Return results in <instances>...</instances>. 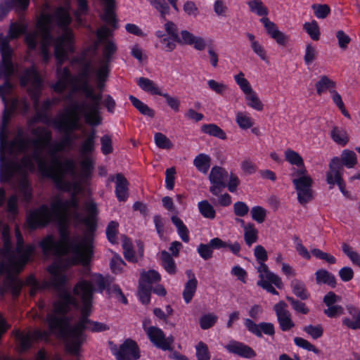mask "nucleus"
I'll list each match as a JSON object with an SVG mask.
<instances>
[{
	"mask_svg": "<svg viewBox=\"0 0 360 360\" xmlns=\"http://www.w3.org/2000/svg\"><path fill=\"white\" fill-rule=\"evenodd\" d=\"M49 274L46 285L51 287L59 294L58 300L53 303V311L46 316V322L51 333L65 341L67 350L72 355L77 356L80 347L85 340L83 331L89 329L92 332H101L109 329L105 323L92 321L89 319L91 312V302L94 287L86 281H83L75 285L74 294L81 300L82 317L74 326L70 325V319L66 314L72 307L80 308L76 299L69 292L67 288L68 278L61 266L53 263L48 266Z\"/></svg>",
	"mask_w": 360,
	"mask_h": 360,
	"instance_id": "nucleus-1",
	"label": "nucleus"
},
{
	"mask_svg": "<svg viewBox=\"0 0 360 360\" xmlns=\"http://www.w3.org/2000/svg\"><path fill=\"white\" fill-rule=\"evenodd\" d=\"M84 209L87 212L86 217L79 212V200L75 192H73L70 200H63L56 198L51 204V210L47 205H42L30 212L27 222L32 229L46 226L51 221L53 214L61 223H65L68 217L71 216L87 228L82 239L77 242L70 240L65 226L61 224L59 229L60 240H56L52 235H48L40 242V247L45 255L62 256L71 250L79 263L89 264L93 255L94 233L96 229V204L87 202L84 204Z\"/></svg>",
	"mask_w": 360,
	"mask_h": 360,
	"instance_id": "nucleus-2",
	"label": "nucleus"
},
{
	"mask_svg": "<svg viewBox=\"0 0 360 360\" xmlns=\"http://www.w3.org/2000/svg\"><path fill=\"white\" fill-rule=\"evenodd\" d=\"M34 138L32 139H43L44 143L34 144L30 143V149H32L30 153L27 152L20 158V162L13 161L8 162L6 165L5 176L6 180L10 179L13 172H18L22 174L27 172L35 171L36 162L38 169L43 176L51 179L57 188L66 191H70L71 184L64 179L65 174H70L72 176L76 175V164L72 159H65L61 161L57 155V153L63 151L65 148L59 142H56L51 145L49 150L50 156V164L42 157L41 153L44 149L49 146L52 140L51 131L44 127H37L33 128L31 131Z\"/></svg>",
	"mask_w": 360,
	"mask_h": 360,
	"instance_id": "nucleus-3",
	"label": "nucleus"
},
{
	"mask_svg": "<svg viewBox=\"0 0 360 360\" xmlns=\"http://www.w3.org/2000/svg\"><path fill=\"white\" fill-rule=\"evenodd\" d=\"M71 20L68 10L58 7L53 14H42L37 22V30L25 36V42L30 50L36 49L38 37H41L40 51L45 63L51 58L49 49L52 44L54 45V56L58 61V77L66 82L70 81V72L66 67L62 70H59V68L68 58L67 51H73V35L68 28Z\"/></svg>",
	"mask_w": 360,
	"mask_h": 360,
	"instance_id": "nucleus-4",
	"label": "nucleus"
},
{
	"mask_svg": "<svg viewBox=\"0 0 360 360\" xmlns=\"http://www.w3.org/2000/svg\"><path fill=\"white\" fill-rule=\"evenodd\" d=\"M7 128H3L0 125V161L2 167V179L6 180L5 172L6 165L10 161L20 162L18 155L27 153L30 149V143L38 144L44 143L43 139H32V138H25L22 136V131H20L16 137L12 141L7 140Z\"/></svg>",
	"mask_w": 360,
	"mask_h": 360,
	"instance_id": "nucleus-5",
	"label": "nucleus"
},
{
	"mask_svg": "<svg viewBox=\"0 0 360 360\" xmlns=\"http://www.w3.org/2000/svg\"><path fill=\"white\" fill-rule=\"evenodd\" d=\"M297 193L298 202L305 206L314 198V181L307 169L293 170L290 174Z\"/></svg>",
	"mask_w": 360,
	"mask_h": 360,
	"instance_id": "nucleus-6",
	"label": "nucleus"
},
{
	"mask_svg": "<svg viewBox=\"0 0 360 360\" xmlns=\"http://www.w3.org/2000/svg\"><path fill=\"white\" fill-rule=\"evenodd\" d=\"M20 268L15 263L9 261H0V276L6 274L3 281V285H0V297H4L6 291L10 290L15 297L20 293L22 281L17 275L20 272Z\"/></svg>",
	"mask_w": 360,
	"mask_h": 360,
	"instance_id": "nucleus-7",
	"label": "nucleus"
},
{
	"mask_svg": "<svg viewBox=\"0 0 360 360\" xmlns=\"http://www.w3.org/2000/svg\"><path fill=\"white\" fill-rule=\"evenodd\" d=\"M79 122V117L75 111H68L53 121L55 127L65 133V135L59 141L65 149L72 145L73 139L71 136V133L74 130L80 128Z\"/></svg>",
	"mask_w": 360,
	"mask_h": 360,
	"instance_id": "nucleus-8",
	"label": "nucleus"
},
{
	"mask_svg": "<svg viewBox=\"0 0 360 360\" xmlns=\"http://www.w3.org/2000/svg\"><path fill=\"white\" fill-rule=\"evenodd\" d=\"M20 85L26 86L30 84L28 92L34 105L37 107L41 91V79L37 69L32 66L25 70L20 77Z\"/></svg>",
	"mask_w": 360,
	"mask_h": 360,
	"instance_id": "nucleus-9",
	"label": "nucleus"
},
{
	"mask_svg": "<svg viewBox=\"0 0 360 360\" xmlns=\"http://www.w3.org/2000/svg\"><path fill=\"white\" fill-rule=\"evenodd\" d=\"M0 53L1 61L0 63V77L6 79L14 74L15 68L12 62L13 50L9 46L6 39L0 37Z\"/></svg>",
	"mask_w": 360,
	"mask_h": 360,
	"instance_id": "nucleus-10",
	"label": "nucleus"
},
{
	"mask_svg": "<svg viewBox=\"0 0 360 360\" xmlns=\"http://www.w3.org/2000/svg\"><path fill=\"white\" fill-rule=\"evenodd\" d=\"M329 169L326 172V181L332 188L335 184L339 187L341 193L345 195H348V192L345 189V184L342 178L344 169L342 168L340 163L337 158L331 159L329 165Z\"/></svg>",
	"mask_w": 360,
	"mask_h": 360,
	"instance_id": "nucleus-11",
	"label": "nucleus"
},
{
	"mask_svg": "<svg viewBox=\"0 0 360 360\" xmlns=\"http://www.w3.org/2000/svg\"><path fill=\"white\" fill-rule=\"evenodd\" d=\"M111 350L117 360H138L141 356L137 343L130 338L125 340L119 349L113 345Z\"/></svg>",
	"mask_w": 360,
	"mask_h": 360,
	"instance_id": "nucleus-12",
	"label": "nucleus"
},
{
	"mask_svg": "<svg viewBox=\"0 0 360 360\" xmlns=\"http://www.w3.org/2000/svg\"><path fill=\"white\" fill-rule=\"evenodd\" d=\"M101 101H93L88 103L86 101L79 105H75L71 111L81 110L84 114L86 122L91 125H98L101 124V118L99 116Z\"/></svg>",
	"mask_w": 360,
	"mask_h": 360,
	"instance_id": "nucleus-13",
	"label": "nucleus"
},
{
	"mask_svg": "<svg viewBox=\"0 0 360 360\" xmlns=\"http://www.w3.org/2000/svg\"><path fill=\"white\" fill-rule=\"evenodd\" d=\"M228 177L229 173L224 168L219 166L213 167L209 174L210 193L214 195H219L222 189L226 187Z\"/></svg>",
	"mask_w": 360,
	"mask_h": 360,
	"instance_id": "nucleus-14",
	"label": "nucleus"
},
{
	"mask_svg": "<svg viewBox=\"0 0 360 360\" xmlns=\"http://www.w3.org/2000/svg\"><path fill=\"white\" fill-rule=\"evenodd\" d=\"M146 334L157 347L163 350H172L170 346L174 342V338L172 335L165 338L163 331L155 326H149L146 330Z\"/></svg>",
	"mask_w": 360,
	"mask_h": 360,
	"instance_id": "nucleus-15",
	"label": "nucleus"
},
{
	"mask_svg": "<svg viewBox=\"0 0 360 360\" xmlns=\"http://www.w3.org/2000/svg\"><path fill=\"white\" fill-rule=\"evenodd\" d=\"M287 307V304L283 301H280L274 306L279 327L282 331H288L295 327L291 314Z\"/></svg>",
	"mask_w": 360,
	"mask_h": 360,
	"instance_id": "nucleus-16",
	"label": "nucleus"
},
{
	"mask_svg": "<svg viewBox=\"0 0 360 360\" xmlns=\"http://www.w3.org/2000/svg\"><path fill=\"white\" fill-rule=\"evenodd\" d=\"M49 336L47 331H41L35 330L30 333H23L20 331L16 332L15 337L20 342V347L22 350H27L31 347V340H39L46 339Z\"/></svg>",
	"mask_w": 360,
	"mask_h": 360,
	"instance_id": "nucleus-17",
	"label": "nucleus"
},
{
	"mask_svg": "<svg viewBox=\"0 0 360 360\" xmlns=\"http://www.w3.org/2000/svg\"><path fill=\"white\" fill-rule=\"evenodd\" d=\"M260 22L263 24L266 33L274 39L278 44L285 46L286 43L288 41L289 37L283 32H281L274 22L271 21L267 17L262 18Z\"/></svg>",
	"mask_w": 360,
	"mask_h": 360,
	"instance_id": "nucleus-18",
	"label": "nucleus"
},
{
	"mask_svg": "<svg viewBox=\"0 0 360 360\" xmlns=\"http://www.w3.org/2000/svg\"><path fill=\"white\" fill-rule=\"evenodd\" d=\"M245 326L250 333L259 338L262 337V333L270 336L275 334L274 326L271 323L261 322L257 324L252 320L246 319Z\"/></svg>",
	"mask_w": 360,
	"mask_h": 360,
	"instance_id": "nucleus-19",
	"label": "nucleus"
},
{
	"mask_svg": "<svg viewBox=\"0 0 360 360\" xmlns=\"http://www.w3.org/2000/svg\"><path fill=\"white\" fill-rule=\"evenodd\" d=\"M28 8L27 0H4L0 3V21L2 20L12 9L15 8L17 13H20Z\"/></svg>",
	"mask_w": 360,
	"mask_h": 360,
	"instance_id": "nucleus-20",
	"label": "nucleus"
},
{
	"mask_svg": "<svg viewBox=\"0 0 360 360\" xmlns=\"http://www.w3.org/2000/svg\"><path fill=\"white\" fill-rule=\"evenodd\" d=\"M225 347L230 353L243 358L251 359L256 356V352L252 348L240 342L231 341Z\"/></svg>",
	"mask_w": 360,
	"mask_h": 360,
	"instance_id": "nucleus-21",
	"label": "nucleus"
},
{
	"mask_svg": "<svg viewBox=\"0 0 360 360\" xmlns=\"http://www.w3.org/2000/svg\"><path fill=\"white\" fill-rule=\"evenodd\" d=\"M104 3V12L101 18L103 21L111 25L112 28L118 27L117 20L115 14V1L103 0Z\"/></svg>",
	"mask_w": 360,
	"mask_h": 360,
	"instance_id": "nucleus-22",
	"label": "nucleus"
},
{
	"mask_svg": "<svg viewBox=\"0 0 360 360\" xmlns=\"http://www.w3.org/2000/svg\"><path fill=\"white\" fill-rule=\"evenodd\" d=\"M264 262H261L260 265L257 267V271L259 273V281L266 280L271 282L274 284L278 288L281 289L283 287V282L281 278L274 273L269 271L267 265L264 263Z\"/></svg>",
	"mask_w": 360,
	"mask_h": 360,
	"instance_id": "nucleus-23",
	"label": "nucleus"
},
{
	"mask_svg": "<svg viewBox=\"0 0 360 360\" xmlns=\"http://www.w3.org/2000/svg\"><path fill=\"white\" fill-rule=\"evenodd\" d=\"M115 195L119 201H126L128 198V186L127 179L122 173H117L115 176Z\"/></svg>",
	"mask_w": 360,
	"mask_h": 360,
	"instance_id": "nucleus-24",
	"label": "nucleus"
},
{
	"mask_svg": "<svg viewBox=\"0 0 360 360\" xmlns=\"http://www.w3.org/2000/svg\"><path fill=\"white\" fill-rule=\"evenodd\" d=\"M30 172H27L26 174H22L18 172H13L12 173L10 179H8V181H4L2 179V169H1V174H0L1 175V182H9L11 180V179L13 178V176H14V174H15L21 176L22 179L20 180V184H19V190H20V192L23 195V200L26 202H29L32 198V194H31L30 187L28 181L27 179V175Z\"/></svg>",
	"mask_w": 360,
	"mask_h": 360,
	"instance_id": "nucleus-25",
	"label": "nucleus"
},
{
	"mask_svg": "<svg viewBox=\"0 0 360 360\" xmlns=\"http://www.w3.org/2000/svg\"><path fill=\"white\" fill-rule=\"evenodd\" d=\"M347 310L352 318L345 317L342 321V324L349 329L354 330H359L360 310L353 306L348 307Z\"/></svg>",
	"mask_w": 360,
	"mask_h": 360,
	"instance_id": "nucleus-26",
	"label": "nucleus"
},
{
	"mask_svg": "<svg viewBox=\"0 0 360 360\" xmlns=\"http://www.w3.org/2000/svg\"><path fill=\"white\" fill-rule=\"evenodd\" d=\"M181 36L183 37L181 44L193 45L194 48L198 51H202L206 47V43L203 38L195 37L187 30H182Z\"/></svg>",
	"mask_w": 360,
	"mask_h": 360,
	"instance_id": "nucleus-27",
	"label": "nucleus"
},
{
	"mask_svg": "<svg viewBox=\"0 0 360 360\" xmlns=\"http://www.w3.org/2000/svg\"><path fill=\"white\" fill-rule=\"evenodd\" d=\"M330 136L331 139L340 146H346L349 141V136L346 129L338 126L332 127Z\"/></svg>",
	"mask_w": 360,
	"mask_h": 360,
	"instance_id": "nucleus-28",
	"label": "nucleus"
},
{
	"mask_svg": "<svg viewBox=\"0 0 360 360\" xmlns=\"http://www.w3.org/2000/svg\"><path fill=\"white\" fill-rule=\"evenodd\" d=\"M284 155L285 159L288 162L297 167V168H292V172L293 170L307 169L304 166L303 158L297 152L290 148H288L285 150Z\"/></svg>",
	"mask_w": 360,
	"mask_h": 360,
	"instance_id": "nucleus-29",
	"label": "nucleus"
},
{
	"mask_svg": "<svg viewBox=\"0 0 360 360\" xmlns=\"http://www.w3.org/2000/svg\"><path fill=\"white\" fill-rule=\"evenodd\" d=\"M335 86L336 83L326 75L321 76L319 80L315 84L316 94L319 96L322 95L327 91L331 94L335 89Z\"/></svg>",
	"mask_w": 360,
	"mask_h": 360,
	"instance_id": "nucleus-30",
	"label": "nucleus"
},
{
	"mask_svg": "<svg viewBox=\"0 0 360 360\" xmlns=\"http://www.w3.org/2000/svg\"><path fill=\"white\" fill-rule=\"evenodd\" d=\"M77 89L82 91L85 97L93 101H101L102 94H95L94 89L89 85L88 78H83L81 82L78 84Z\"/></svg>",
	"mask_w": 360,
	"mask_h": 360,
	"instance_id": "nucleus-31",
	"label": "nucleus"
},
{
	"mask_svg": "<svg viewBox=\"0 0 360 360\" xmlns=\"http://www.w3.org/2000/svg\"><path fill=\"white\" fill-rule=\"evenodd\" d=\"M341 165L342 168L344 166L347 168H353L357 164L356 155L353 150H344L342 152L340 158L336 157Z\"/></svg>",
	"mask_w": 360,
	"mask_h": 360,
	"instance_id": "nucleus-32",
	"label": "nucleus"
},
{
	"mask_svg": "<svg viewBox=\"0 0 360 360\" xmlns=\"http://www.w3.org/2000/svg\"><path fill=\"white\" fill-rule=\"evenodd\" d=\"M137 84L144 91L150 93L152 95L162 94L158 85L153 81L146 77H139Z\"/></svg>",
	"mask_w": 360,
	"mask_h": 360,
	"instance_id": "nucleus-33",
	"label": "nucleus"
},
{
	"mask_svg": "<svg viewBox=\"0 0 360 360\" xmlns=\"http://www.w3.org/2000/svg\"><path fill=\"white\" fill-rule=\"evenodd\" d=\"M102 51V59L100 60L106 63H110L112 60V56L117 52V47L112 40L105 41Z\"/></svg>",
	"mask_w": 360,
	"mask_h": 360,
	"instance_id": "nucleus-34",
	"label": "nucleus"
},
{
	"mask_svg": "<svg viewBox=\"0 0 360 360\" xmlns=\"http://www.w3.org/2000/svg\"><path fill=\"white\" fill-rule=\"evenodd\" d=\"M317 284L324 283L332 288L336 286L335 277L326 269H319L315 273Z\"/></svg>",
	"mask_w": 360,
	"mask_h": 360,
	"instance_id": "nucleus-35",
	"label": "nucleus"
},
{
	"mask_svg": "<svg viewBox=\"0 0 360 360\" xmlns=\"http://www.w3.org/2000/svg\"><path fill=\"white\" fill-rule=\"evenodd\" d=\"M201 131L210 136L217 137L221 140L226 139V133L215 124H205L201 126Z\"/></svg>",
	"mask_w": 360,
	"mask_h": 360,
	"instance_id": "nucleus-36",
	"label": "nucleus"
},
{
	"mask_svg": "<svg viewBox=\"0 0 360 360\" xmlns=\"http://www.w3.org/2000/svg\"><path fill=\"white\" fill-rule=\"evenodd\" d=\"M211 158L208 155L200 153L197 155L194 160L193 165L198 170L203 174H206L210 167Z\"/></svg>",
	"mask_w": 360,
	"mask_h": 360,
	"instance_id": "nucleus-37",
	"label": "nucleus"
},
{
	"mask_svg": "<svg viewBox=\"0 0 360 360\" xmlns=\"http://www.w3.org/2000/svg\"><path fill=\"white\" fill-rule=\"evenodd\" d=\"M243 229L245 242L248 246H251L258 239V231L252 223H248L243 226Z\"/></svg>",
	"mask_w": 360,
	"mask_h": 360,
	"instance_id": "nucleus-38",
	"label": "nucleus"
},
{
	"mask_svg": "<svg viewBox=\"0 0 360 360\" xmlns=\"http://www.w3.org/2000/svg\"><path fill=\"white\" fill-rule=\"evenodd\" d=\"M290 287L293 293L302 300L308 299L309 294L307 292L305 284L300 280L293 279L290 282Z\"/></svg>",
	"mask_w": 360,
	"mask_h": 360,
	"instance_id": "nucleus-39",
	"label": "nucleus"
},
{
	"mask_svg": "<svg viewBox=\"0 0 360 360\" xmlns=\"http://www.w3.org/2000/svg\"><path fill=\"white\" fill-rule=\"evenodd\" d=\"M129 99L131 102L134 107L136 108L140 113L151 118L154 117V110L149 108L146 104L143 103L141 101L132 95L129 96Z\"/></svg>",
	"mask_w": 360,
	"mask_h": 360,
	"instance_id": "nucleus-40",
	"label": "nucleus"
},
{
	"mask_svg": "<svg viewBox=\"0 0 360 360\" xmlns=\"http://www.w3.org/2000/svg\"><path fill=\"white\" fill-rule=\"evenodd\" d=\"M34 248L31 245H28L26 247L25 250L24 249L23 252H21L22 255L18 259H15L13 257H8L7 259H4L2 261H9L13 263H15L18 267L21 266L20 271L23 269L25 265L27 262L30 255L33 252Z\"/></svg>",
	"mask_w": 360,
	"mask_h": 360,
	"instance_id": "nucleus-41",
	"label": "nucleus"
},
{
	"mask_svg": "<svg viewBox=\"0 0 360 360\" xmlns=\"http://www.w3.org/2000/svg\"><path fill=\"white\" fill-rule=\"evenodd\" d=\"M197 279H189L185 284L183 297L186 304L191 302L197 290Z\"/></svg>",
	"mask_w": 360,
	"mask_h": 360,
	"instance_id": "nucleus-42",
	"label": "nucleus"
},
{
	"mask_svg": "<svg viewBox=\"0 0 360 360\" xmlns=\"http://www.w3.org/2000/svg\"><path fill=\"white\" fill-rule=\"evenodd\" d=\"M245 99L247 105L250 108H252L257 111L263 110L264 104L255 91H252V93H249L245 95Z\"/></svg>",
	"mask_w": 360,
	"mask_h": 360,
	"instance_id": "nucleus-43",
	"label": "nucleus"
},
{
	"mask_svg": "<svg viewBox=\"0 0 360 360\" xmlns=\"http://www.w3.org/2000/svg\"><path fill=\"white\" fill-rule=\"evenodd\" d=\"M172 222L177 229V232L181 238V239L185 242L188 243L190 240L188 236V230L187 227L185 226L182 220L178 217L177 216H172L171 218Z\"/></svg>",
	"mask_w": 360,
	"mask_h": 360,
	"instance_id": "nucleus-44",
	"label": "nucleus"
},
{
	"mask_svg": "<svg viewBox=\"0 0 360 360\" xmlns=\"http://www.w3.org/2000/svg\"><path fill=\"white\" fill-rule=\"evenodd\" d=\"M162 265L165 271L169 274L176 273V264L172 255L166 250L161 252Z\"/></svg>",
	"mask_w": 360,
	"mask_h": 360,
	"instance_id": "nucleus-45",
	"label": "nucleus"
},
{
	"mask_svg": "<svg viewBox=\"0 0 360 360\" xmlns=\"http://www.w3.org/2000/svg\"><path fill=\"white\" fill-rule=\"evenodd\" d=\"M250 11L259 16L266 17L269 13L267 8L261 0H251L247 2Z\"/></svg>",
	"mask_w": 360,
	"mask_h": 360,
	"instance_id": "nucleus-46",
	"label": "nucleus"
},
{
	"mask_svg": "<svg viewBox=\"0 0 360 360\" xmlns=\"http://www.w3.org/2000/svg\"><path fill=\"white\" fill-rule=\"evenodd\" d=\"M200 213L207 219H213L216 216V212L213 206L207 200L198 202Z\"/></svg>",
	"mask_w": 360,
	"mask_h": 360,
	"instance_id": "nucleus-47",
	"label": "nucleus"
},
{
	"mask_svg": "<svg viewBox=\"0 0 360 360\" xmlns=\"http://www.w3.org/2000/svg\"><path fill=\"white\" fill-rule=\"evenodd\" d=\"M114 278L107 276H103L101 274H96L94 276L93 281L98 287L99 292H102L105 289L108 290L111 283L113 282Z\"/></svg>",
	"mask_w": 360,
	"mask_h": 360,
	"instance_id": "nucleus-48",
	"label": "nucleus"
},
{
	"mask_svg": "<svg viewBox=\"0 0 360 360\" xmlns=\"http://www.w3.org/2000/svg\"><path fill=\"white\" fill-rule=\"evenodd\" d=\"M304 30L314 41H318L320 38V30L316 20L307 22L303 25Z\"/></svg>",
	"mask_w": 360,
	"mask_h": 360,
	"instance_id": "nucleus-49",
	"label": "nucleus"
},
{
	"mask_svg": "<svg viewBox=\"0 0 360 360\" xmlns=\"http://www.w3.org/2000/svg\"><path fill=\"white\" fill-rule=\"evenodd\" d=\"M155 145L161 149L169 150L173 148L174 144L166 135L161 132H157L154 135Z\"/></svg>",
	"mask_w": 360,
	"mask_h": 360,
	"instance_id": "nucleus-50",
	"label": "nucleus"
},
{
	"mask_svg": "<svg viewBox=\"0 0 360 360\" xmlns=\"http://www.w3.org/2000/svg\"><path fill=\"white\" fill-rule=\"evenodd\" d=\"M234 79L245 96L254 91L250 82L245 78L243 72H240L238 74L234 76Z\"/></svg>",
	"mask_w": 360,
	"mask_h": 360,
	"instance_id": "nucleus-51",
	"label": "nucleus"
},
{
	"mask_svg": "<svg viewBox=\"0 0 360 360\" xmlns=\"http://www.w3.org/2000/svg\"><path fill=\"white\" fill-rule=\"evenodd\" d=\"M236 122L242 129H248L251 128L254 122L252 119L248 116L245 113L242 112H238L236 113Z\"/></svg>",
	"mask_w": 360,
	"mask_h": 360,
	"instance_id": "nucleus-52",
	"label": "nucleus"
},
{
	"mask_svg": "<svg viewBox=\"0 0 360 360\" xmlns=\"http://www.w3.org/2000/svg\"><path fill=\"white\" fill-rule=\"evenodd\" d=\"M81 176L84 179H88L94 169V162L89 157H85L80 162Z\"/></svg>",
	"mask_w": 360,
	"mask_h": 360,
	"instance_id": "nucleus-53",
	"label": "nucleus"
},
{
	"mask_svg": "<svg viewBox=\"0 0 360 360\" xmlns=\"http://www.w3.org/2000/svg\"><path fill=\"white\" fill-rule=\"evenodd\" d=\"M165 30L167 34V37H172L174 39L177 41V43L182 44L183 37H180L178 33V27L172 21L168 20L165 24Z\"/></svg>",
	"mask_w": 360,
	"mask_h": 360,
	"instance_id": "nucleus-54",
	"label": "nucleus"
},
{
	"mask_svg": "<svg viewBox=\"0 0 360 360\" xmlns=\"http://www.w3.org/2000/svg\"><path fill=\"white\" fill-rule=\"evenodd\" d=\"M266 214V210L262 206H255L251 209L252 219L259 224H262L265 221Z\"/></svg>",
	"mask_w": 360,
	"mask_h": 360,
	"instance_id": "nucleus-55",
	"label": "nucleus"
},
{
	"mask_svg": "<svg viewBox=\"0 0 360 360\" xmlns=\"http://www.w3.org/2000/svg\"><path fill=\"white\" fill-rule=\"evenodd\" d=\"M343 252L351 259L353 264L360 267V255L352 250L347 243H344L342 245Z\"/></svg>",
	"mask_w": 360,
	"mask_h": 360,
	"instance_id": "nucleus-56",
	"label": "nucleus"
},
{
	"mask_svg": "<svg viewBox=\"0 0 360 360\" xmlns=\"http://www.w3.org/2000/svg\"><path fill=\"white\" fill-rule=\"evenodd\" d=\"M318 52L316 49L311 44L306 46L304 60L306 65L311 64L317 58Z\"/></svg>",
	"mask_w": 360,
	"mask_h": 360,
	"instance_id": "nucleus-57",
	"label": "nucleus"
},
{
	"mask_svg": "<svg viewBox=\"0 0 360 360\" xmlns=\"http://www.w3.org/2000/svg\"><path fill=\"white\" fill-rule=\"evenodd\" d=\"M150 291L151 287L149 285H145L141 283V281L139 283V295L141 302L143 304H148L150 300Z\"/></svg>",
	"mask_w": 360,
	"mask_h": 360,
	"instance_id": "nucleus-58",
	"label": "nucleus"
},
{
	"mask_svg": "<svg viewBox=\"0 0 360 360\" xmlns=\"http://www.w3.org/2000/svg\"><path fill=\"white\" fill-rule=\"evenodd\" d=\"M311 253L316 258L324 260L328 264H333L336 262V259L335 258V257L321 250L320 249L313 248L311 250Z\"/></svg>",
	"mask_w": 360,
	"mask_h": 360,
	"instance_id": "nucleus-59",
	"label": "nucleus"
},
{
	"mask_svg": "<svg viewBox=\"0 0 360 360\" xmlns=\"http://www.w3.org/2000/svg\"><path fill=\"white\" fill-rule=\"evenodd\" d=\"M150 4L158 10L162 18H165V15L169 12V6L167 5L165 0H148Z\"/></svg>",
	"mask_w": 360,
	"mask_h": 360,
	"instance_id": "nucleus-60",
	"label": "nucleus"
},
{
	"mask_svg": "<svg viewBox=\"0 0 360 360\" xmlns=\"http://www.w3.org/2000/svg\"><path fill=\"white\" fill-rule=\"evenodd\" d=\"M196 357L198 360H210V354L206 344L199 342L195 346Z\"/></svg>",
	"mask_w": 360,
	"mask_h": 360,
	"instance_id": "nucleus-61",
	"label": "nucleus"
},
{
	"mask_svg": "<svg viewBox=\"0 0 360 360\" xmlns=\"http://www.w3.org/2000/svg\"><path fill=\"white\" fill-rule=\"evenodd\" d=\"M311 8L316 17L321 19L326 18L330 12V8L327 4H313Z\"/></svg>",
	"mask_w": 360,
	"mask_h": 360,
	"instance_id": "nucleus-62",
	"label": "nucleus"
},
{
	"mask_svg": "<svg viewBox=\"0 0 360 360\" xmlns=\"http://www.w3.org/2000/svg\"><path fill=\"white\" fill-rule=\"evenodd\" d=\"M160 274L155 270H149L147 272H143L141 274V281L147 283L148 284H152L155 282H158L160 281Z\"/></svg>",
	"mask_w": 360,
	"mask_h": 360,
	"instance_id": "nucleus-63",
	"label": "nucleus"
},
{
	"mask_svg": "<svg viewBox=\"0 0 360 360\" xmlns=\"http://www.w3.org/2000/svg\"><path fill=\"white\" fill-rule=\"evenodd\" d=\"M207 85L212 91L221 96H223L229 89L226 84L218 82L214 79L208 80Z\"/></svg>",
	"mask_w": 360,
	"mask_h": 360,
	"instance_id": "nucleus-64",
	"label": "nucleus"
}]
</instances>
